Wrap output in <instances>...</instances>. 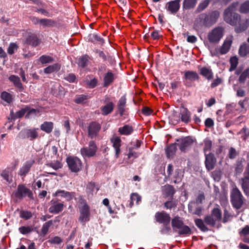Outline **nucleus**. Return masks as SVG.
Returning <instances> with one entry per match:
<instances>
[{"label":"nucleus","instance_id":"nucleus-57","mask_svg":"<svg viewBox=\"0 0 249 249\" xmlns=\"http://www.w3.org/2000/svg\"><path fill=\"white\" fill-rule=\"evenodd\" d=\"M27 110H28V109H26V107L24 108L21 109L20 110H19V111L17 112L16 117H18V118H20V117H22L23 115H24L25 114L26 115Z\"/></svg>","mask_w":249,"mask_h":249},{"label":"nucleus","instance_id":"nucleus-10","mask_svg":"<svg viewBox=\"0 0 249 249\" xmlns=\"http://www.w3.org/2000/svg\"><path fill=\"white\" fill-rule=\"evenodd\" d=\"M38 128L27 129L21 131L19 134V137L21 139H29L34 140L37 138L38 134Z\"/></svg>","mask_w":249,"mask_h":249},{"label":"nucleus","instance_id":"nucleus-1","mask_svg":"<svg viewBox=\"0 0 249 249\" xmlns=\"http://www.w3.org/2000/svg\"><path fill=\"white\" fill-rule=\"evenodd\" d=\"M237 6V3H235L227 9L224 12V18L226 22L235 26V32L239 33L247 29L249 25V18L241 19L240 16L234 13ZM247 41L249 42V37Z\"/></svg>","mask_w":249,"mask_h":249},{"label":"nucleus","instance_id":"nucleus-51","mask_svg":"<svg viewBox=\"0 0 249 249\" xmlns=\"http://www.w3.org/2000/svg\"><path fill=\"white\" fill-rule=\"evenodd\" d=\"M32 231V228L30 226H22L19 228V232L23 234L28 233Z\"/></svg>","mask_w":249,"mask_h":249},{"label":"nucleus","instance_id":"nucleus-8","mask_svg":"<svg viewBox=\"0 0 249 249\" xmlns=\"http://www.w3.org/2000/svg\"><path fill=\"white\" fill-rule=\"evenodd\" d=\"M223 36V30L221 27L215 28L208 34L210 42L218 43Z\"/></svg>","mask_w":249,"mask_h":249},{"label":"nucleus","instance_id":"nucleus-56","mask_svg":"<svg viewBox=\"0 0 249 249\" xmlns=\"http://www.w3.org/2000/svg\"><path fill=\"white\" fill-rule=\"evenodd\" d=\"M51 244H59L62 242L61 238L58 236H55L49 240Z\"/></svg>","mask_w":249,"mask_h":249},{"label":"nucleus","instance_id":"nucleus-48","mask_svg":"<svg viewBox=\"0 0 249 249\" xmlns=\"http://www.w3.org/2000/svg\"><path fill=\"white\" fill-rule=\"evenodd\" d=\"M26 109H28V110H27V114L26 115V117L27 118H30L33 115H36L39 113V111L38 110L34 108L26 107Z\"/></svg>","mask_w":249,"mask_h":249},{"label":"nucleus","instance_id":"nucleus-30","mask_svg":"<svg viewBox=\"0 0 249 249\" xmlns=\"http://www.w3.org/2000/svg\"><path fill=\"white\" fill-rule=\"evenodd\" d=\"M177 150L175 144H172L169 145L166 149V153L168 158H172L175 154Z\"/></svg>","mask_w":249,"mask_h":249},{"label":"nucleus","instance_id":"nucleus-24","mask_svg":"<svg viewBox=\"0 0 249 249\" xmlns=\"http://www.w3.org/2000/svg\"><path fill=\"white\" fill-rule=\"evenodd\" d=\"M199 71L200 74L208 80L213 78V72L210 68L203 67L200 69Z\"/></svg>","mask_w":249,"mask_h":249},{"label":"nucleus","instance_id":"nucleus-12","mask_svg":"<svg viewBox=\"0 0 249 249\" xmlns=\"http://www.w3.org/2000/svg\"><path fill=\"white\" fill-rule=\"evenodd\" d=\"M185 84L191 86L192 82L199 79V75L196 71H187L184 72Z\"/></svg>","mask_w":249,"mask_h":249},{"label":"nucleus","instance_id":"nucleus-7","mask_svg":"<svg viewBox=\"0 0 249 249\" xmlns=\"http://www.w3.org/2000/svg\"><path fill=\"white\" fill-rule=\"evenodd\" d=\"M97 151V146L93 141L89 142V147L82 148L81 150V154L83 158H89L95 155Z\"/></svg>","mask_w":249,"mask_h":249},{"label":"nucleus","instance_id":"nucleus-26","mask_svg":"<svg viewBox=\"0 0 249 249\" xmlns=\"http://www.w3.org/2000/svg\"><path fill=\"white\" fill-rule=\"evenodd\" d=\"M181 121L185 123H188L191 120V113L187 108H183L181 110Z\"/></svg>","mask_w":249,"mask_h":249},{"label":"nucleus","instance_id":"nucleus-17","mask_svg":"<svg viewBox=\"0 0 249 249\" xmlns=\"http://www.w3.org/2000/svg\"><path fill=\"white\" fill-rule=\"evenodd\" d=\"M205 165L208 170H212L214 168L215 159L213 155L211 153L205 155Z\"/></svg>","mask_w":249,"mask_h":249},{"label":"nucleus","instance_id":"nucleus-38","mask_svg":"<svg viewBox=\"0 0 249 249\" xmlns=\"http://www.w3.org/2000/svg\"><path fill=\"white\" fill-rule=\"evenodd\" d=\"M98 83V80L96 78H93L90 79H87L85 81V85L89 88H94Z\"/></svg>","mask_w":249,"mask_h":249},{"label":"nucleus","instance_id":"nucleus-53","mask_svg":"<svg viewBox=\"0 0 249 249\" xmlns=\"http://www.w3.org/2000/svg\"><path fill=\"white\" fill-rule=\"evenodd\" d=\"M231 68L230 71L235 69L238 64V59L236 57H232L230 59Z\"/></svg>","mask_w":249,"mask_h":249},{"label":"nucleus","instance_id":"nucleus-37","mask_svg":"<svg viewBox=\"0 0 249 249\" xmlns=\"http://www.w3.org/2000/svg\"><path fill=\"white\" fill-rule=\"evenodd\" d=\"M241 185L244 193L249 196V180L242 178L241 179Z\"/></svg>","mask_w":249,"mask_h":249},{"label":"nucleus","instance_id":"nucleus-52","mask_svg":"<svg viewBox=\"0 0 249 249\" xmlns=\"http://www.w3.org/2000/svg\"><path fill=\"white\" fill-rule=\"evenodd\" d=\"M239 234L241 237L243 238L245 237H247L249 235V226L246 225L240 231H239Z\"/></svg>","mask_w":249,"mask_h":249},{"label":"nucleus","instance_id":"nucleus-29","mask_svg":"<svg viewBox=\"0 0 249 249\" xmlns=\"http://www.w3.org/2000/svg\"><path fill=\"white\" fill-rule=\"evenodd\" d=\"M60 69V65L58 63H56L53 65L49 66L48 67L44 69V71L46 74H49L54 71H59Z\"/></svg>","mask_w":249,"mask_h":249},{"label":"nucleus","instance_id":"nucleus-46","mask_svg":"<svg viewBox=\"0 0 249 249\" xmlns=\"http://www.w3.org/2000/svg\"><path fill=\"white\" fill-rule=\"evenodd\" d=\"M130 204L133 205L134 201L138 204L141 201V197L137 193H132L130 196Z\"/></svg>","mask_w":249,"mask_h":249},{"label":"nucleus","instance_id":"nucleus-20","mask_svg":"<svg viewBox=\"0 0 249 249\" xmlns=\"http://www.w3.org/2000/svg\"><path fill=\"white\" fill-rule=\"evenodd\" d=\"M9 80L14 84L18 91L21 92L24 90V87L18 76L14 75H11L9 77Z\"/></svg>","mask_w":249,"mask_h":249},{"label":"nucleus","instance_id":"nucleus-23","mask_svg":"<svg viewBox=\"0 0 249 249\" xmlns=\"http://www.w3.org/2000/svg\"><path fill=\"white\" fill-rule=\"evenodd\" d=\"M162 192L165 197H172L175 194V190L173 187L170 185H166L162 188Z\"/></svg>","mask_w":249,"mask_h":249},{"label":"nucleus","instance_id":"nucleus-45","mask_svg":"<svg viewBox=\"0 0 249 249\" xmlns=\"http://www.w3.org/2000/svg\"><path fill=\"white\" fill-rule=\"evenodd\" d=\"M53 222L52 220H50L45 223H44L41 229V232L44 234L45 235L48 232L49 228L52 225Z\"/></svg>","mask_w":249,"mask_h":249},{"label":"nucleus","instance_id":"nucleus-36","mask_svg":"<svg viewBox=\"0 0 249 249\" xmlns=\"http://www.w3.org/2000/svg\"><path fill=\"white\" fill-rule=\"evenodd\" d=\"M1 98L2 100L4 101L8 104H10L13 100V96L10 93L6 92L3 91L1 93Z\"/></svg>","mask_w":249,"mask_h":249},{"label":"nucleus","instance_id":"nucleus-34","mask_svg":"<svg viewBox=\"0 0 249 249\" xmlns=\"http://www.w3.org/2000/svg\"><path fill=\"white\" fill-rule=\"evenodd\" d=\"M114 80V75L111 72L107 73L104 77V86H108Z\"/></svg>","mask_w":249,"mask_h":249},{"label":"nucleus","instance_id":"nucleus-28","mask_svg":"<svg viewBox=\"0 0 249 249\" xmlns=\"http://www.w3.org/2000/svg\"><path fill=\"white\" fill-rule=\"evenodd\" d=\"M133 131V129L131 126L125 125L123 127L119 128L118 131L122 135H128L130 134Z\"/></svg>","mask_w":249,"mask_h":249},{"label":"nucleus","instance_id":"nucleus-22","mask_svg":"<svg viewBox=\"0 0 249 249\" xmlns=\"http://www.w3.org/2000/svg\"><path fill=\"white\" fill-rule=\"evenodd\" d=\"M34 162V161L33 160H29L26 161L20 168L19 172V175L21 176H25L29 171Z\"/></svg>","mask_w":249,"mask_h":249},{"label":"nucleus","instance_id":"nucleus-54","mask_svg":"<svg viewBox=\"0 0 249 249\" xmlns=\"http://www.w3.org/2000/svg\"><path fill=\"white\" fill-rule=\"evenodd\" d=\"M209 3V0H205L204 1H203V2H202L201 3H200L199 4V5L197 8V11L198 12H200L201 11L204 10L205 8H206L207 7Z\"/></svg>","mask_w":249,"mask_h":249},{"label":"nucleus","instance_id":"nucleus-19","mask_svg":"<svg viewBox=\"0 0 249 249\" xmlns=\"http://www.w3.org/2000/svg\"><path fill=\"white\" fill-rule=\"evenodd\" d=\"M52 205L49 209L51 213H58L61 212L64 208V204L62 203H57L51 201Z\"/></svg>","mask_w":249,"mask_h":249},{"label":"nucleus","instance_id":"nucleus-14","mask_svg":"<svg viewBox=\"0 0 249 249\" xmlns=\"http://www.w3.org/2000/svg\"><path fill=\"white\" fill-rule=\"evenodd\" d=\"M155 218L157 222L164 225H167L170 221V216L169 214L164 211L156 213Z\"/></svg>","mask_w":249,"mask_h":249},{"label":"nucleus","instance_id":"nucleus-50","mask_svg":"<svg viewBox=\"0 0 249 249\" xmlns=\"http://www.w3.org/2000/svg\"><path fill=\"white\" fill-rule=\"evenodd\" d=\"M212 147V142L208 140H205L204 141V151L205 155L207 154L208 151H210Z\"/></svg>","mask_w":249,"mask_h":249},{"label":"nucleus","instance_id":"nucleus-2","mask_svg":"<svg viewBox=\"0 0 249 249\" xmlns=\"http://www.w3.org/2000/svg\"><path fill=\"white\" fill-rule=\"evenodd\" d=\"M172 226L173 230L177 231L180 235H189L191 234V230L187 226L185 225L178 216H176L172 220Z\"/></svg>","mask_w":249,"mask_h":249},{"label":"nucleus","instance_id":"nucleus-13","mask_svg":"<svg viewBox=\"0 0 249 249\" xmlns=\"http://www.w3.org/2000/svg\"><path fill=\"white\" fill-rule=\"evenodd\" d=\"M90 219L89 208L87 204H84L80 209L79 221L86 223Z\"/></svg>","mask_w":249,"mask_h":249},{"label":"nucleus","instance_id":"nucleus-55","mask_svg":"<svg viewBox=\"0 0 249 249\" xmlns=\"http://www.w3.org/2000/svg\"><path fill=\"white\" fill-rule=\"evenodd\" d=\"M161 36L162 35L158 31H154L151 34V37L154 40L159 39Z\"/></svg>","mask_w":249,"mask_h":249},{"label":"nucleus","instance_id":"nucleus-49","mask_svg":"<svg viewBox=\"0 0 249 249\" xmlns=\"http://www.w3.org/2000/svg\"><path fill=\"white\" fill-rule=\"evenodd\" d=\"M240 12L246 13L249 12V1L243 3L240 7Z\"/></svg>","mask_w":249,"mask_h":249},{"label":"nucleus","instance_id":"nucleus-16","mask_svg":"<svg viewBox=\"0 0 249 249\" xmlns=\"http://www.w3.org/2000/svg\"><path fill=\"white\" fill-rule=\"evenodd\" d=\"M110 141L115 150V156L118 158L121 152V140L119 137L114 136L110 139Z\"/></svg>","mask_w":249,"mask_h":249},{"label":"nucleus","instance_id":"nucleus-43","mask_svg":"<svg viewBox=\"0 0 249 249\" xmlns=\"http://www.w3.org/2000/svg\"><path fill=\"white\" fill-rule=\"evenodd\" d=\"M18 47L16 43H11L7 49V52L9 54H13L18 50Z\"/></svg>","mask_w":249,"mask_h":249},{"label":"nucleus","instance_id":"nucleus-25","mask_svg":"<svg viewBox=\"0 0 249 249\" xmlns=\"http://www.w3.org/2000/svg\"><path fill=\"white\" fill-rule=\"evenodd\" d=\"M33 22L36 24L38 23L43 26L47 27L53 26L54 24V22L53 20L49 19H39L37 18H34Z\"/></svg>","mask_w":249,"mask_h":249},{"label":"nucleus","instance_id":"nucleus-21","mask_svg":"<svg viewBox=\"0 0 249 249\" xmlns=\"http://www.w3.org/2000/svg\"><path fill=\"white\" fill-rule=\"evenodd\" d=\"M53 196H60L66 199L67 201H70L74 197V193L66 192L63 190H60L56 191L53 194Z\"/></svg>","mask_w":249,"mask_h":249},{"label":"nucleus","instance_id":"nucleus-44","mask_svg":"<svg viewBox=\"0 0 249 249\" xmlns=\"http://www.w3.org/2000/svg\"><path fill=\"white\" fill-rule=\"evenodd\" d=\"M20 217L24 219H29L32 217V213L28 211H21L19 213Z\"/></svg>","mask_w":249,"mask_h":249},{"label":"nucleus","instance_id":"nucleus-41","mask_svg":"<svg viewBox=\"0 0 249 249\" xmlns=\"http://www.w3.org/2000/svg\"><path fill=\"white\" fill-rule=\"evenodd\" d=\"M196 226L202 231H208V228L204 224L203 221L200 219H196L195 220Z\"/></svg>","mask_w":249,"mask_h":249},{"label":"nucleus","instance_id":"nucleus-47","mask_svg":"<svg viewBox=\"0 0 249 249\" xmlns=\"http://www.w3.org/2000/svg\"><path fill=\"white\" fill-rule=\"evenodd\" d=\"M88 61L87 56H83L79 58L78 61V65L81 67H84L86 66Z\"/></svg>","mask_w":249,"mask_h":249},{"label":"nucleus","instance_id":"nucleus-64","mask_svg":"<svg viewBox=\"0 0 249 249\" xmlns=\"http://www.w3.org/2000/svg\"><path fill=\"white\" fill-rule=\"evenodd\" d=\"M244 179L249 180V162L246 168L245 171L244 172Z\"/></svg>","mask_w":249,"mask_h":249},{"label":"nucleus","instance_id":"nucleus-35","mask_svg":"<svg viewBox=\"0 0 249 249\" xmlns=\"http://www.w3.org/2000/svg\"><path fill=\"white\" fill-rule=\"evenodd\" d=\"M27 42L32 46H36L40 43V41L36 35H32L27 38Z\"/></svg>","mask_w":249,"mask_h":249},{"label":"nucleus","instance_id":"nucleus-27","mask_svg":"<svg viewBox=\"0 0 249 249\" xmlns=\"http://www.w3.org/2000/svg\"><path fill=\"white\" fill-rule=\"evenodd\" d=\"M53 124L51 122H45L40 126V129L47 133H51L53 129Z\"/></svg>","mask_w":249,"mask_h":249},{"label":"nucleus","instance_id":"nucleus-61","mask_svg":"<svg viewBox=\"0 0 249 249\" xmlns=\"http://www.w3.org/2000/svg\"><path fill=\"white\" fill-rule=\"evenodd\" d=\"M231 217V215L230 214V213L228 212V211H225L224 213V218H223V222L225 223L228 222Z\"/></svg>","mask_w":249,"mask_h":249},{"label":"nucleus","instance_id":"nucleus-63","mask_svg":"<svg viewBox=\"0 0 249 249\" xmlns=\"http://www.w3.org/2000/svg\"><path fill=\"white\" fill-rule=\"evenodd\" d=\"M142 112L145 115H149L152 113V110L148 107H144L142 109Z\"/></svg>","mask_w":249,"mask_h":249},{"label":"nucleus","instance_id":"nucleus-39","mask_svg":"<svg viewBox=\"0 0 249 249\" xmlns=\"http://www.w3.org/2000/svg\"><path fill=\"white\" fill-rule=\"evenodd\" d=\"M126 103V98L125 97H122L119 102L118 107L121 115H122L124 111V107Z\"/></svg>","mask_w":249,"mask_h":249},{"label":"nucleus","instance_id":"nucleus-3","mask_svg":"<svg viewBox=\"0 0 249 249\" xmlns=\"http://www.w3.org/2000/svg\"><path fill=\"white\" fill-rule=\"evenodd\" d=\"M233 36H227L220 48H210V52L212 56H216L218 54L227 53L231 47L232 43Z\"/></svg>","mask_w":249,"mask_h":249},{"label":"nucleus","instance_id":"nucleus-58","mask_svg":"<svg viewBox=\"0 0 249 249\" xmlns=\"http://www.w3.org/2000/svg\"><path fill=\"white\" fill-rule=\"evenodd\" d=\"M221 82H222L221 79H220L219 78H217L214 79L213 81V82L211 84V88H213L217 86L219 84H220L221 83Z\"/></svg>","mask_w":249,"mask_h":249},{"label":"nucleus","instance_id":"nucleus-4","mask_svg":"<svg viewBox=\"0 0 249 249\" xmlns=\"http://www.w3.org/2000/svg\"><path fill=\"white\" fill-rule=\"evenodd\" d=\"M219 13L217 11L212 12L210 15L205 14H200L196 18V21L200 24L208 26L213 24L218 18Z\"/></svg>","mask_w":249,"mask_h":249},{"label":"nucleus","instance_id":"nucleus-33","mask_svg":"<svg viewBox=\"0 0 249 249\" xmlns=\"http://www.w3.org/2000/svg\"><path fill=\"white\" fill-rule=\"evenodd\" d=\"M197 0H184L183 2V7L185 9L193 8L196 5Z\"/></svg>","mask_w":249,"mask_h":249},{"label":"nucleus","instance_id":"nucleus-31","mask_svg":"<svg viewBox=\"0 0 249 249\" xmlns=\"http://www.w3.org/2000/svg\"><path fill=\"white\" fill-rule=\"evenodd\" d=\"M114 108V104L112 102L107 104L102 107V112L103 115H106L111 113Z\"/></svg>","mask_w":249,"mask_h":249},{"label":"nucleus","instance_id":"nucleus-60","mask_svg":"<svg viewBox=\"0 0 249 249\" xmlns=\"http://www.w3.org/2000/svg\"><path fill=\"white\" fill-rule=\"evenodd\" d=\"M50 166H51V167H52L55 170H57L62 167L61 163L58 161H57L56 162H55L54 163H51Z\"/></svg>","mask_w":249,"mask_h":249},{"label":"nucleus","instance_id":"nucleus-32","mask_svg":"<svg viewBox=\"0 0 249 249\" xmlns=\"http://www.w3.org/2000/svg\"><path fill=\"white\" fill-rule=\"evenodd\" d=\"M193 140L190 137L185 138L182 142L180 149L181 151H184L186 147L189 146L193 143Z\"/></svg>","mask_w":249,"mask_h":249},{"label":"nucleus","instance_id":"nucleus-40","mask_svg":"<svg viewBox=\"0 0 249 249\" xmlns=\"http://www.w3.org/2000/svg\"><path fill=\"white\" fill-rule=\"evenodd\" d=\"M249 52V46L246 43L243 44L240 47L239 53L242 56H246Z\"/></svg>","mask_w":249,"mask_h":249},{"label":"nucleus","instance_id":"nucleus-6","mask_svg":"<svg viewBox=\"0 0 249 249\" xmlns=\"http://www.w3.org/2000/svg\"><path fill=\"white\" fill-rule=\"evenodd\" d=\"M222 218V213L220 209L214 208L210 215L205 217V222L209 225L214 226L217 223L219 222Z\"/></svg>","mask_w":249,"mask_h":249},{"label":"nucleus","instance_id":"nucleus-15","mask_svg":"<svg viewBox=\"0 0 249 249\" xmlns=\"http://www.w3.org/2000/svg\"><path fill=\"white\" fill-rule=\"evenodd\" d=\"M101 129L99 124L96 122L91 123L88 127V135L91 138L95 137Z\"/></svg>","mask_w":249,"mask_h":249},{"label":"nucleus","instance_id":"nucleus-5","mask_svg":"<svg viewBox=\"0 0 249 249\" xmlns=\"http://www.w3.org/2000/svg\"><path fill=\"white\" fill-rule=\"evenodd\" d=\"M231 197L233 207L236 209H240L243 204L244 199L241 192L236 187L232 190Z\"/></svg>","mask_w":249,"mask_h":249},{"label":"nucleus","instance_id":"nucleus-42","mask_svg":"<svg viewBox=\"0 0 249 249\" xmlns=\"http://www.w3.org/2000/svg\"><path fill=\"white\" fill-rule=\"evenodd\" d=\"M53 60L52 57L48 55H43L39 58V61L42 64L51 63Z\"/></svg>","mask_w":249,"mask_h":249},{"label":"nucleus","instance_id":"nucleus-59","mask_svg":"<svg viewBox=\"0 0 249 249\" xmlns=\"http://www.w3.org/2000/svg\"><path fill=\"white\" fill-rule=\"evenodd\" d=\"M205 125L207 127H211L213 126L214 123L213 120L211 118H207L205 121Z\"/></svg>","mask_w":249,"mask_h":249},{"label":"nucleus","instance_id":"nucleus-18","mask_svg":"<svg viewBox=\"0 0 249 249\" xmlns=\"http://www.w3.org/2000/svg\"><path fill=\"white\" fill-rule=\"evenodd\" d=\"M180 0H175L167 3V9L171 13L175 14L178 11L180 7Z\"/></svg>","mask_w":249,"mask_h":249},{"label":"nucleus","instance_id":"nucleus-11","mask_svg":"<svg viewBox=\"0 0 249 249\" xmlns=\"http://www.w3.org/2000/svg\"><path fill=\"white\" fill-rule=\"evenodd\" d=\"M15 196L18 199H21L26 196L30 198L33 197V194L31 191L23 185H19L18 186L17 191L15 193Z\"/></svg>","mask_w":249,"mask_h":249},{"label":"nucleus","instance_id":"nucleus-62","mask_svg":"<svg viewBox=\"0 0 249 249\" xmlns=\"http://www.w3.org/2000/svg\"><path fill=\"white\" fill-rule=\"evenodd\" d=\"M76 79V77L74 74L72 73L69 74L65 77V79L70 82H73Z\"/></svg>","mask_w":249,"mask_h":249},{"label":"nucleus","instance_id":"nucleus-9","mask_svg":"<svg viewBox=\"0 0 249 249\" xmlns=\"http://www.w3.org/2000/svg\"><path fill=\"white\" fill-rule=\"evenodd\" d=\"M67 162L68 164L69 168L72 172H77L79 171L81 168V161L77 157H68L67 159Z\"/></svg>","mask_w":249,"mask_h":249}]
</instances>
